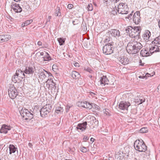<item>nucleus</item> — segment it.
I'll use <instances>...</instances> for the list:
<instances>
[{
  "instance_id": "nucleus-28",
  "label": "nucleus",
  "mask_w": 160,
  "mask_h": 160,
  "mask_svg": "<svg viewBox=\"0 0 160 160\" xmlns=\"http://www.w3.org/2000/svg\"><path fill=\"white\" fill-rule=\"evenodd\" d=\"M2 42L8 41L11 38V36L8 34L2 35Z\"/></svg>"
},
{
  "instance_id": "nucleus-19",
  "label": "nucleus",
  "mask_w": 160,
  "mask_h": 160,
  "mask_svg": "<svg viewBox=\"0 0 160 160\" xmlns=\"http://www.w3.org/2000/svg\"><path fill=\"white\" fill-rule=\"evenodd\" d=\"M87 124V122H84L82 123L78 124L76 127L77 130L79 129L81 131H85L86 128Z\"/></svg>"
},
{
  "instance_id": "nucleus-17",
  "label": "nucleus",
  "mask_w": 160,
  "mask_h": 160,
  "mask_svg": "<svg viewBox=\"0 0 160 160\" xmlns=\"http://www.w3.org/2000/svg\"><path fill=\"white\" fill-rule=\"evenodd\" d=\"M118 60L122 63L124 65H126L128 63L129 60L128 58L126 56H122L118 58Z\"/></svg>"
},
{
  "instance_id": "nucleus-55",
  "label": "nucleus",
  "mask_w": 160,
  "mask_h": 160,
  "mask_svg": "<svg viewBox=\"0 0 160 160\" xmlns=\"http://www.w3.org/2000/svg\"><path fill=\"white\" fill-rule=\"evenodd\" d=\"M74 65L75 67H79V64L77 62L75 63L74 64Z\"/></svg>"
},
{
  "instance_id": "nucleus-4",
  "label": "nucleus",
  "mask_w": 160,
  "mask_h": 160,
  "mask_svg": "<svg viewBox=\"0 0 160 160\" xmlns=\"http://www.w3.org/2000/svg\"><path fill=\"white\" fill-rule=\"evenodd\" d=\"M20 113L21 116L25 118V119L31 120L33 118L34 113L33 111L31 110L29 111L28 109L25 108H23L20 111Z\"/></svg>"
},
{
  "instance_id": "nucleus-36",
  "label": "nucleus",
  "mask_w": 160,
  "mask_h": 160,
  "mask_svg": "<svg viewBox=\"0 0 160 160\" xmlns=\"http://www.w3.org/2000/svg\"><path fill=\"white\" fill-rule=\"evenodd\" d=\"M148 131V129L147 128H143L140 129V132L141 133H145L147 132Z\"/></svg>"
},
{
  "instance_id": "nucleus-43",
  "label": "nucleus",
  "mask_w": 160,
  "mask_h": 160,
  "mask_svg": "<svg viewBox=\"0 0 160 160\" xmlns=\"http://www.w3.org/2000/svg\"><path fill=\"white\" fill-rule=\"evenodd\" d=\"M112 13L114 15H115L117 14V9L116 8V9H114L112 11Z\"/></svg>"
},
{
  "instance_id": "nucleus-64",
  "label": "nucleus",
  "mask_w": 160,
  "mask_h": 160,
  "mask_svg": "<svg viewBox=\"0 0 160 160\" xmlns=\"http://www.w3.org/2000/svg\"><path fill=\"white\" fill-rule=\"evenodd\" d=\"M95 123H96V124H98V121H95Z\"/></svg>"
},
{
  "instance_id": "nucleus-25",
  "label": "nucleus",
  "mask_w": 160,
  "mask_h": 160,
  "mask_svg": "<svg viewBox=\"0 0 160 160\" xmlns=\"http://www.w3.org/2000/svg\"><path fill=\"white\" fill-rule=\"evenodd\" d=\"M150 53L148 50L142 49L140 52V54L142 57H147L150 55Z\"/></svg>"
},
{
  "instance_id": "nucleus-45",
  "label": "nucleus",
  "mask_w": 160,
  "mask_h": 160,
  "mask_svg": "<svg viewBox=\"0 0 160 160\" xmlns=\"http://www.w3.org/2000/svg\"><path fill=\"white\" fill-rule=\"evenodd\" d=\"M71 107V106H69V105H67L66 108V112H68L70 108Z\"/></svg>"
},
{
  "instance_id": "nucleus-13",
  "label": "nucleus",
  "mask_w": 160,
  "mask_h": 160,
  "mask_svg": "<svg viewBox=\"0 0 160 160\" xmlns=\"http://www.w3.org/2000/svg\"><path fill=\"white\" fill-rule=\"evenodd\" d=\"M109 35L116 38L117 39L119 38L121 36L120 31L117 29H112L109 31Z\"/></svg>"
},
{
  "instance_id": "nucleus-18",
  "label": "nucleus",
  "mask_w": 160,
  "mask_h": 160,
  "mask_svg": "<svg viewBox=\"0 0 160 160\" xmlns=\"http://www.w3.org/2000/svg\"><path fill=\"white\" fill-rule=\"evenodd\" d=\"M101 85L105 86L106 84H111L109 82V81L106 76H103L101 77L100 80Z\"/></svg>"
},
{
  "instance_id": "nucleus-62",
  "label": "nucleus",
  "mask_w": 160,
  "mask_h": 160,
  "mask_svg": "<svg viewBox=\"0 0 160 160\" xmlns=\"http://www.w3.org/2000/svg\"><path fill=\"white\" fill-rule=\"evenodd\" d=\"M158 26L160 28V20H159V21L158 22Z\"/></svg>"
},
{
  "instance_id": "nucleus-8",
  "label": "nucleus",
  "mask_w": 160,
  "mask_h": 160,
  "mask_svg": "<svg viewBox=\"0 0 160 160\" xmlns=\"http://www.w3.org/2000/svg\"><path fill=\"white\" fill-rule=\"evenodd\" d=\"M8 93L10 97L12 99L15 98L18 94V92L13 85H11L8 89Z\"/></svg>"
},
{
  "instance_id": "nucleus-61",
  "label": "nucleus",
  "mask_w": 160,
  "mask_h": 160,
  "mask_svg": "<svg viewBox=\"0 0 160 160\" xmlns=\"http://www.w3.org/2000/svg\"><path fill=\"white\" fill-rule=\"evenodd\" d=\"M26 26V25L24 24V22H23V23H22V27H24V26Z\"/></svg>"
},
{
  "instance_id": "nucleus-10",
  "label": "nucleus",
  "mask_w": 160,
  "mask_h": 160,
  "mask_svg": "<svg viewBox=\"0 0 160 160\" xmlns=\"http://www.w3.org/2000/svg\"><path fill=\"white\" fill-rule=\"evenodd\" d=\"M77 105L78 107L89 109L92 108V106L90 105V103L87 102H78L77 103Z\"/></svg>"
},
{
  "instance_id": "nucleus-41",
  "label": "nucleus",
  "mask_w": 160,
  "mask_h": 160,
  "mask_svg": "<svg viewBox=\"0 0 160 160\" xmlns=\"http://www.w3.org/2000/svg\"><path fill=\"white\" fill-rule=\"evenodd\" d=\"M84 70L89 72L90 73H92V72L91 69L89 68H84Z\"/></svg>"
},
{
  "instance_id": "nucleus-48",
  "label": "nucleus",
  "mask_w": 160,
  "mask_h": 160,
  "mask_svg": "<svg viewBox=\"0 0 160 160\" xmlns=\"http://www.w3.org/2000/svg\"><path fill=\"white\" fill-rule=\"evenodd\" d=\"M133 13V12H132V13L130 14L127 18L129 19H132L131 17L132 16V13Z\"/></svg>"
},
{
  "instance_id": "nucleus-56",
  "label": "nucleus",
  "mask_w": 160,
  "mask_h": 160,
  "mask_svg": "<svg viewBox=\"0 0 160 160\" xmlns=\"http://www.w3.org/2000/svg\"><path fill=\"white\" fill-rule=\"evenodd\" d=\"M105 40H106V42H108L110 41V38H106Z\"/></svg>"
},
{
  "instance_id": "nucleus-15",
  "label": "nucleus",
  "mask_w": 160,
  "mask_h": 160,
  "mask_svg": "<svg viewBox=\"0 0 160 160\" xmlns=\"http://www.w3.org/2000/svg\"><path fill=\"white\" fill-rule=\"evenodd\" d=\"M46 87L48 88H54L56 89V87L55 86L56 84L52 80V79L50 78V79H48L46 81Z\"/></svg>"
},
{
  "instance_id": "nucleus-12",
  "label": "nucleus",
  "mask_w": 160,
  "mask_h": 160,
  "mask_svg": "<svg viewBox=\"0 0 160 160\" xmlns=\"http://www.w3.org/2000/svg\"><path fill=\"white\" fill-rule=\"evenodd\" d=\"M130 105V103L128 102L124 101H122L120 102L119 104V108L122 110H127L128 108Z\"/></svg>"
},
{
  "instance_id": "nucleus-47",
  "label": "nucleus",
  "mask_w": 160,
  "mask_h": 160,
  "mask_svg": "<svg viewBox=\"0 0 160 160\" xmlns=\"http://www.w3.org/2000/svg\"><path fill=\"white\" fill-rule=\"evenodd\" d=\"M139 78H143L145 79H147V76H140L139 77Z\"/></svg>"
},
{
  "instance_id": "nucleus-40",
  "label": "nucleus",
  "mask_w": 160,
  "mask_h": 160,
  "mask_svg": "<svg viewBox=\"0 0 160 160\" xmlns=\"http://www.w3.org/2000/svg\"><path fill=\"white\" fill-rule=\"evenodd\" d=\"M79 22V21L78 19H75L72 21V23L74 25L78 24Z\"/></svg>"
},
{
  "instance_id": "nucleus-2",
  "label": "nucleus",
  "mask_w": 160,
  "mask_h": 160,
  "mask_svg": "<svg viewBox=\"0 0 160 160\" xmlns=\"http://www.w3.org/2000/svg\"><path fill=\"white\" fill-rule=\"evenodd\" d=\"M140 27H134L133 28L131 26L128 27L126 30V32L132 38L137 39L140 38V33L141 31Z\"/></svg>"
},
{
  "instance_id": "nucleus-37",
  "label": "nucleus",
  "mask_w": 160,
  "mask_h": 160,
  "mask_svg": "<svg viewBox=\"0 0 160 160\" xmlns=\"http://www.w3.org/2000/svg\"><path fill=\"white\" fill-rule=\"evenodd\" d=\"M90 105H91L92 106V108H94L96 109H99V107L98 106L96 105L95 103H90Z\"/></svg>"
},
{
  "instance_id": "nucleus-3",
  "label": "nucleus",
  "mask_w": 160,
  "mask_h": 160,
  "mask_svg": "<svg viewBox=\"0 0 160 160\" xmlns=\"http://www.w3.org/2000/svg\"><path fill=\"white\" fill-rule=\"evenodd\" d=\"M135 149L140 152H144L147 150V147L142 139L136 140L134 144Z\"/></svg>"
},
{
  "instance_id": "nucleus-51",
  "label": "nucleus",
  "mask_w": 160,
  "mask_h": 160,
  "mask_svg": "<svg viewBox=\"0 0 160 160\" xmlns=\"http://www.w3.org/2000/svg\"><path fill=\"white\" fill-rule=\"evenodd\" d=\"M90 95L93 97H94L95 95L96 94L92 92H90Z\"/></svg>"
},
{
  "instance_id": "nucleus-58",
  "label": "nucleus",
  "mask_w": 160,
  "mask_h": 160,
  "mask_svg": "<svg viewBox=\"0 0 160 160\" xmlns=\"http://www.w3.org/2000/svg\"><path fill=\"white\" fill-rule=\"evenodd\" d=\"M150 76V74L148 73H147V74H146L145 75V76H147V77H149Z\"/></svg>"
},
{
  "instance_id": "nucleus-9",
  "label": "nucleus",
  "mask_w": 160,
  "mask_h": 160,
  "mask_svg": "<svg viewBox=\"0 0 160 160\" xmlns=\"http://www.w3.org/2000/svg\"><path fill=\"white\" fill-rule=\"evenodd\" d=\"M35 70V68L34 67H26L25 70L24 71V72L27 75L26 77H31Z\"/></svg>"
},
{
  "instance_id": "nucleus-16",
  "label": "nucleus",
  "mask_w": 160,
  "mask_h": 160,
  "mask_svg": "<svg viewBox=\"0 0 160 160\" xmlns=\"http://www.w3.org/2000/svg\"><path fill=\"white\" fill-rule=\"evenodd\" d=\"M11 127L5 124H3L0 129V132L1 133L6 134L8 132V131L11 129Z\"/></svg>"
},
{
  "instance_id": "nucleus-29",
  "label": "nucleus",
  "mask_w": 160,
  "mask_h": 160,
  "mask_svg": "<svg viewBox=\"0 0 160 160\" xmlns=\"http://www.w3.org/2000/svg\"><path fill=\"white\" fill-rule=\"evenodd\" d=\"M72 77L73 78L76 79L80 77V75L78 72L73 71L72 73Z\"/></svg>"
},
{
  "instance_id": "nucleus-22",
  "label": "nucleus",
  "mask_w": 160,
  "mask_h": 160,
  "mask_svg": "<svg viewBox=\"0 0 160 160\" xmlns=\"http://www.w3.org/2000/svg\"><path fill=\"white\" fill-rule=\"evenodd\" d=\"M159 51L160 49L156 45H155L154 47H152L149 49V51L150 52V53L151 54L154 52H159Z\"/></svg>"
},
{
  "instance_id": "nucleus-53",
  "label": "nucleus",
  "mask_w": 160,
  "mask_h": 160,
  "mask_svg": "<svg viewBox=\"0 0 160 160\" xmlns=\"http://www.w3.org/2000/svg\"><path fill=\"white\" fill-rule=\"evenodd\" d=\"M28 146L31 148H32V144L31 143L29 142L28 143Z\"/></svg>"
},
{
  "instance_id": "nucleus-27",
  "label": "nucleus",
  "mask_w": 160,
  "mask_h": 160,
  "mask_svg": "<svg viewBox=\"0 0 160 160\" xmlns=\"http://www.w3.org/2000/svg\"><path fill=\"white\" fill-rule=\"evenodd\" d=\"M41 59L42 61L43 62L44 61H49L51 60V58L48 53H47V54L43 56L42 57H41Z\"/></svg>"
},
{
  "instance_id": "nucleus-7",
  "label": "nucleus",
  "mask_w": 160,
  "mask_h": 160,
  "mask_svg": "<svg viewBox=\"0 0 160 160\" xmlns=\"http://www.w3.org/2000/svg\"><path fill=\"white\" fill-rule=\"evenodd\" d=\"M118 11L119 13L122 14H127L128 12V8L127 5L124 3H121L119 4L118 7Z\"/></svg>"
},
{
  "instance_id": "nucleus-35",
  "label": "nucleus",
  "mask_w": 160,
  "mask_h": 160,
  "mask_svg": "<svg viewBox=\"0 0 160 160\" xmlns=\"http://www.w3.org/2000/svg\"><path fill=\"white\" fill-rule=\"evenodd\" d=\"M80 150L83 153L86 152L88 151V149L87 148L84 147H82L81 148Z\"/></svg>"
},
{
  "instance_id": "nucleus-42",
  "label": "nucleus",
  "mask_w": 160,
  "mask_h": 160,
  "mask_svg": "<svg viewBox=\"0 0 160 160\" xmlns=\"http://www.w3.org/2000/svg\"><path fill=\"white\" fill-rule=\"evenodd\" d=\"M108 110L105 109L103 110V112L107 115H110L108 111Z\"/></svg>"
},
{
  "instance_id": "nucleus-20",
  "label": "nucleus",
  "mask_w": 160,
  "mask_h": 160,
  "mask_svg": "<svg viewBox=\"0 0 160 160\" xmlns=\"http://www.w3.org/2000/svg\"><path fill=\"white\" fill-rule=\"evenodd\" d=\"M151 36V32L148 30H146L145 31L144 33L142 36V38L145 41L149 40V38Z\"/></svg>"
},
{
  "instance_id": "nucleus-63",
  "label": "nucleus",
  "mask_w": 160,
  "mask_h": 160,
  "mask_svg": "<svg viewBox=\"0 0 160 160\" xmlns=\"http://www.w3.org/2000/svg\"><path fill=\"white\" fill-rule=\"evenodd\" d=\"M56 65H53L52 66V69H53L54 68H55V67H56Z\"/></svg>"
},
{
  "instance_id": "nucleus-24",
  "label": "nucleus",
  "mask_w": 160,
  "mask_h": 160,
  "mask_svg": "<svg viewBox=\"0 0 160 160\" xmlns=\"http://www.w3.org/2000/svg\"><path fill=\"white\" fill-rule=\"evenodd\" d=\"M21 80V79H19L18 76V75L16 74V73L12 77V81L15 83L19 82Z\"/></svg>"
},
{
  "instance_id": "nucleus-39",
  "label": "nucleus",
  "mask_w": 160,
  "mask_h": 160,
  "mask_svg": "<svg viewBox=\"0 0 160 160\" xmlns=\"http://www.w3.org/2000/svg\"><path fill=\"white\" fill-rule=\"evenodd\" d=\"M32 19L27 20L24 22V24L26 26H27L32 23Z\"/></svg>"
},
{
  "instance_id": "nucleus-26",
  "label": "nucleus",
  "mask_w": 160,
  "mask_h": 160,
  "mask_svg": "<svg viewBox=\"0 0 160 160\" xmlns=\"http://www.w3.org/2000/svg\"><path fill=\"white\" fill-rule=\"evenodd\" d=\"M49 74H50V72L48 73V72L44 70H43V71L40 72V76L42 78V79L45 78L46 77L47 75H49Z\"/></svg>"
},
{
  "instance_id": "nucleus-50",
  "label": "nucleus",
  "mask_w": 160,
  "mask_h": 160,
  "mask_svg": "<svg viewBox=\"0 0 160 160\" xmlns=\"http://www.w3.org/2000/svg\"><path fill=\"white\" fill-rule=\"evenodd\" d=\"M37 44L39 46H41L42 45V42L40 41H38Z\"/></svg>"
},
{
  "instance_id": "nucleus-31",
  "label": "nucleus",
  "mask_w": 160,
  "mask_h": 160,
  "mask_svg": "<svg viewBox=\"0 0 160 160\" xmlns=\"http://www.w3.org/2000/svg\"><path fill=\"white\" fill-rule=\"evenodd\" d=\"M57 40L59 43V45L60 46L64 44L65 42V40L63 38H58Z\"/></svg>"
},
{
  "instance_id": "nucleus-21",
  "label": "nucleus",
  "mask_w": 160,
  "mask_h": 160,
  "mask_svg": "<svg viewBox=\"0 0 160 160\" xmlns=\"http://www.w3.org/2000/svg\"><path fill=\"white\" fill-rule=\"evenodd\" d=\"M24 73V72H23L20 69L17 70L16 72V74L18 75L19 79L21 80L25 78V75Z\"/></svg>"
},
{
  "instance_id": "nucleus-54",
  "label": "nucleus",
  "mask_w": 160,
  "mask_h": 160,
  "mask_svg": "<svg viewBox=\"0 0 160 160\" xmlns=\"http://www.w3.org/2000/svg\"><path fill=\"white\" fill-rule=\"evenodd\" d=\"M89 139V138L88 137L86 136V137H85L84 138V140H85V141H86L88 140Z\"/></svg>"
},
{
  "instance_id": "nucleus-34",
  "label": "nucleus",
  "mask_w": 160,
  "mask_h": 160,
  "mask_svg": "<svg viewBox=\"0 0 160 160\" xmlns=\"http://www.w3.org/2000/svg\"><path fill=\"white\" fill-rule=\"evenodd\" d=\"M60 9L59 8L57 7L56 9V11L55 15L56 16H60L61 15V12L60 11Z\"/></svg>"
},
{
  "instance_id": "nucleus-5",
  "label": "nucleus",
  "mask_w": 160,
  "mask_h": 160,
  "mask_svg": "<svg viewBox=\"0 0 160 160\" xmlns=\"http://www.w3.org/2000/svg\"><path fill=\"white\" fill-rule=\"evenodd\" d=\"M114 48L112 42L106 44L103 47L102 51L106 55L110 54L113 52Z\"/></svg>"
},
{
  "instance_id": "nucleus-46",
  "label": "nucleus",
  "mask_w": 160,
  "mask_h": 160,
  "mask_svg": "<svg viewBox=\"0 0 160 160\" xmlns=\"http://www.w3.org/2000/svg\"><path fill=\"white\" fill-rule=\"evenodd\" d=\"M47 53H48L46 52H40V55L41 56H45V55L47 54Z\"/></svg>"
},
{
  "instance_id": "nucleus-49",
  "label": "nucleus",
  "mask_w": 160,
  "mask_h": 160,
  "mask_svg": "<svg viewBox=\"0 0 160 160\" xmlns=\"http://www.w3.org/2000/svg\"><path fill=\"white\" fill-rule=\"evenodd\" d=\"M35 2H36V7H38L39 5V4H40V3H39V2H38V1H37L36 0H35Z\"/></svg>"
},
{
  "instance_id": "nucleus-33",
  "label": "nucleus",
  "mask_w": 160,
  "mask_h": 160,
  "mask_svg": "<svg viewBox=\"0 0 160 160\" xmlns=\"http://www.w3.org/2000/svg\"><path fill=\"white\" fill-rule=\"evenodd\" d=\"M63 111V108L60 107H57L55 109V112L58 113H60L61 112H62Z\"/></svg>"
},
{
  "instance_id": "nucleus-44",
  "label": "nucleus",
  "mask_w": 160,
  "mask_h": 160,
  "mask_svg": "<svg viewBox=\"0 0 160 160\" xmlns=\"http://www.w3.org/2000/svg\"><path fill=\"white\" fill-rule=\"evenodd\" d=\"M73 4H68V5L67 8L69 9H71L73 7Z\"/></svg>"
},
{
  "instance_id": "nucleus-23",
  "label": "nucleus",
  "mask_w": 160,
  "mask_h": 160,
  "mask_svg": "<svg viewBox=\"0 0 160 160\" xmlns=\"http://www.w3.org/2000/svg\"><path fill=\"white\" fill-rule=\"evenodd\" d=\"M8 148L9 150V154H12V153H14L16 152L17 148L12 144H10Z\"/></svg>"
},
{
  "instance_id": "nucleus-38",
  "label": "nucleus",
  "mask_w": 160,
  "mask_h": 160,
  "mask_svg": "<svg viewBox=\"0 0 160 160\" xmlns=\"http://www.w3.org/2000/svg\"><path fill=\"white\" fill-rule=\"evenodd\" d=\"M88 10L89 11H91L93 10V6L92 4H89L88 5L87 7Z\"/></svg>"
},
{
  "instance_id": "nucleus-32",
  "label": "nucleus",
  "mask_w": 160,
  "mask_h": 160,
  "mask_svg": "<svg viewBox=\"0 0 160 160\" xmlns=\"http://www.w3.org/2000/svg\"><path fill=\"white\" fill-rule=\"evenodd\" d=\"M153 43L156 44H160V35L155 38L154 40L152 42V43Z\"/></svg>"
},
{
  "instance_id": "nucleus-30",
  "label": "nucleus",
  "mask_w": 160,
  "mask_h": 160,
  "mask_svg": "<svg viewBox=\"0 0 160 160\" xmlns=\"http://www.w3.org/2000/svg\"><path fill=\"white\" fill-rule=\"evenodd\" d=\"M135 102L137 103L138 104H140L145 101V99L144 98H141L138 97H136L135 99Z\"/></svg>"
},
{
  "instance_id": "nucleus-57",
  "label": "nucleus",
  "mask_w": 160,
  "mask_h": 160,
  "mask_svg": "<svg viewBox=\"0 0 160 160\" xmlns=\"http://www.w3.org/2000/svg\"><path fill=\"white\" fill-rule=\"evenodd\" d=\"M119 0H113V3H116L118 2L119 1Z\"/></svg>"
},
{
  "instance_id": "nucleus-52",
  "label": "nucleus",
  "mask_w": 160,
  "mask_h": 160,
  "mask_svg": "<svg viewBox=\"0 0 160 160\" xmlns=\"http://www.w3.org/2000/svg\"><path fill=\"white\" fill-rule=\"evenodd\" d=\"M158 91L160 93V84L158 87Z\"/></svg>"
},
{
  "instance_id": "nucleus-60",
  "label": "nucleus",
  "mask_w": 160,
  "mask_h": 160,
  "mask_svg": "<svg viewBox=\"0 0 160 160\" xmlns=\"http://www.w3.org/2000/svg\"><path fill=\"white\" fill-rule=\"evenodd\" d=\"M2 35H0V42H2Z\"/></svg>"
},
{
  "instance_id": "nucleus-14",
  "label": "nucleus",
  "mask_w": 160,
  "mask_h": 160,
  "mask_svg": "<svg viewBox=\"0 0 160 160\" xmlns=\"http://www.w3.org/2000/svg\"><path fill=\"white\" fill-rule=\"evenodd\" d=\"M12 9L17 13L20 12L22 10V9L19 4L16 3L12 4L11 6Z\"/></svg>"
},
{
  "instance_id": "nucleus-1",
  "label": "nucleus",
  "mask_w": 160,
  "mask_h": 160,
  "mask_svg": "<svg viewBox=\"0 0 160 160\" xmlns=\"http://www.w3.org/2000/svg\"><path fill=\"white\" fill-rule=\"evenodd\" d=\"M142 47V45L140 42L134 40L131 41L128 44L126 50L128 53L134 54L138 52Z\"/></svg>"
},
{
  "instance_id": "nucleus-11",
  "label": "nucleus",
  "mask_w": 160,
  "mask_h": 160,
  "mask_svg": "<svg viewBox=\"0 0 160 160\" xmlns=\"http://www.w3.org/2000/svg\"><path fill=\"white\" fill-rule=\"evenodd\" d=\"M140 13L139 11H136L132 17L133 21L136 24L139 23L141 21V18Z\"/></svg>"
},
{
  "instance_id": "nucleus-6",
  "label": "nucleus",
  "mask_w": 160,
  "mask_h": 160,
  "mask_svg": "<svg viewBox=\"0 0 160 160\" xmlns=\"http://www.w3.org/2000/svg\"><path fill=\"white\" fill-rule=\"evenodd\" d=\"M52 108V106L49 104L44 106L39 111L41 117L43 118L46 117L50 112Z\"/></svg>"
},
{
  "instance_id": "nucleus-59",
  "label": "nucleus",
  "mask_w": 160,
  "mask_h": 160,
  "mask_svg": "<svg viewBox=\"0 0 160 160\" xmlns=\"http://www.w3.org/2000/svg\"><path fill=\"white\" fill-rule=\"evenodd\" d=\"M94 139L93 138H91L90 139V140L91 142H94Z\"/></svg>"
}]
</instances>
